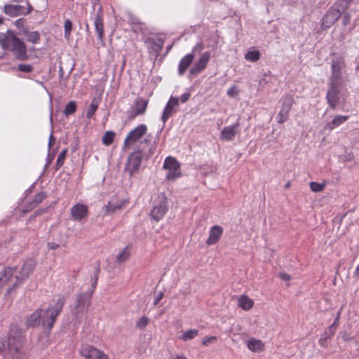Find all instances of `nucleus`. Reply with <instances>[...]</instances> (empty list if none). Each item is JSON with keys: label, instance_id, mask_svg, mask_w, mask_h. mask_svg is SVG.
<instances>
[{"label": "nucleus", "instance_id": "obj_10", "mask_svg": "<svg viewBox=\"0 0 359 359\" xmlns=\"http://www.w3.org/2000/svg\"><path fill=\"white\" fill-rule=\"evenodd\" d=\"M142 161V154L140 151H134L129 156L126 170L130 176L139 170Z\"/></svg>", "mask_w": 359, "mask_h": 359}, {"label": "nucleus", "instance_id": "obj_42", "mask_svg": "<svg viewBox=\"0 0 359 359\" xmlns=\"http://www.w3.org/2000/svg\"><path fill=\"white\" fill-rule=\"evenodd\" d=\"M226 93L229 97H236L239 94V90L235 86H233L231 87L230 88H229Z\"/></svg>", "mask_w": 359, "mask_h": 359}, {"label": "nucleus", "instance_id": "obj_1", "mask_svg": "<svg viewBox=\"0 0 359 359\" xmlns=\"http://www.w3.org/2000/svg\"><path fill=\"white\" fill-rule=\"evenodd\" d=\"M63 304L58 299L53 305L49 306L46 310L38 309L32 313L27 320V325L29 327H35L42 325L50 330L58 316Z\"/></svg>", "mask_w": 359, "mask_h": 359}, {"label": "nucleus", "instance_id": "obj_45", "mask_svg": "<svg viewBox=\"0 0 359 359\" xmlns=\"http://www.w3.org/2000/svg\"><path fill=\"white\" fill-rule=\"evenodd\" d=\"M163 292H160L155 297L154 300V305H156L158 304V302L162 299L163 298Z\"/></svg>", "mask_w": 359, "mask_h": 359}, {"label": "nucleus", "instance_id": "obj_26", "mask_svg": "<svg viewBox=\"0 0 359 359\" xmlns=\"http://www.w3.org/2000/svg\"><path fill=\"white\" fill-rule=\"evenodd\" d=\"M95 28L98 38L102 40L104 35L103 17L101 14L96 15L95 18Z\"/></svg>", "mask_w": 359, "mask_h": 359}, {"label": "nucleus", "instance_id": "obj_19", "mask_svg": "<svg viewBox=\"0 0 359 359\" xmlns=\"http://www.w3.org/2000/svg\"><path fill=\"white\" fill-rule=\"evenodd\" d=\"M88 208L84 204L77 203L71 209V214L75 220H81L88 215Z\"/></svg>", "mask_w": 359, "mask_h": 359}, {"label": "nucleus", "instance_id": "obj_29", "mask_svg": "<svg viewBox=\"0 0 359 359\" xmlns=\"http://www.w3.org/2000/svg\"><path fill=\"white\" fill-rule=\"evenodd\" d=\"M23 34L26 37V40L33 44L38 43L40 41V34L36 31H25Z\"/></svg>", "mask_w": 359, "mask_h": 359}, {"label": "nucleus", "instance_id": "obj_37", "mask_svg": "<svg viewBox=\"0 0 359 359\" xmlns=\"http://www.w3.org/2000/svg\"><path fill=\"white\" fill-rule=\"evenodd\" d=\"M72 23L71 20H66L65 21L64 28H65V37L67 39H69L71 32H72Z\"/></svg>", "mask_w": 359, "mask_h": 359}, {"label": "nucleus", "instance_id": "obj_56", "mask_svg": "<svg viewBox=\"0 0 359 359\" xmlns=\"http://www.w3.org/2000/svg\"><path fill=\"white\" fill-rule=\"evenodd\" d=\"M1 23H2V18H0V24H1Z\"/></svg>", "mask_w": 359, "mask_h": 359}, {"label": "nucleus", "instance_id": "obj_57", "mask_svg": "<svg viewBox=\"0 0 359 359\" xmlns=\"http://www.w3.org/2000/svg\"><path fill=\"white\" fill-rule=\"evenodd\" d=\"M289 186H290L289 183L285 185L286 187H288Z\"/></svg>", "mask_w": 359, "mask_h": 359}, {"label": "nucleus", "instance_id": "obj_12", "mask_svg": "<svg viewBox=\"0 0 359 359\" xmlns=\"http://www.w3.org/2000/svg\"><path fill=\"white\" fill-rule=\"evenodd\" d=\"M211 53L206 51L201 54L197 61L194 64L193 67L189 70V74L194 76L198 74L204 70L210 59Z\"/></svg>", "mask_w": 359, "mask_h": 359}, {"label": "nucleus", "instance_id": "obj_40", "mask_svg": "<svg viewBox=\"0 0 359 359\" xmlns=\"http://www.w3.org/2000/svg\"><path fill=\"white\" fill-rule=\"evenodd\" d=\"M66 154H67V150H63L57 156V166L58 168L61 167L63 165L65 159Z\"/></svg>", "mask_w": 359, "mask_h": 359}, {"label": "nucleus", "instance_id": "obj_14", "mask_svg": "<svg viewBox=\"0 0 359 359\" xmlns=\"http://www.w3.org/2000/svg\"><path fill=\"white\" fill-rule=\"evenodd\" d=\"M238 123L224 127L219 135L220 140L223 141H231L234 139L238 132Z\"/></svg>", "mask_w": 359, "mask_h": 359}, {"label": "nucleus", "instance_id": "obj_44", "mask_svg": "<svg viewBox=\"0 0 359 359\" xmlns=\"http://www.w3.org/2000/svg\"><path fill=\"white\" fill-rule=\"evenodd\" d=\"M191 95L189 93H184V94H182V95L180 97V101L182 102V103H184L186 102L190 97Z\"/></svg>", "mask_w": 359, "mask_h": 359}, {"label": "nucleus", "instance_id": "obj_5", "mask_svg": "<svg viewBox=\"0 0 359 359\" xmlns=\"http://www.w3.org/2000/svg\"><path fill=\"white\" fill-rule=\"evenodd\" d=\"M163 168L166 172L165 177L169 180H175L182 176L180 164L174 157L168 156L165 159Z\"/></svg>", "mask_w": 359, "mask_h": 359}, {"label": "nucleus", "instance_id": "obj_39", "mask_svg": "<svg viewBox=\"0 0 359 359\" xmlns=\"http://www.w3.org/2000/svg\"><path fill=\"white\" fill-rule=\"evenodd\" d=\"M339 313H338L336 319L334 320L333 324H332L330 327H329V329H328V331H329V335L328 337H331L332 336L334 332H335V330H336V327L338 324V322H339Z\"/></svg>", "mask_w": 359, "mask_h": 359}, {"label": "nucleus", "instance_id": "obj_20", "mask_svg": "<svg viewBox=\"0 0 359 359\" xmlns=\"http://www.w3.org/2000/svg\"><path fill=\"white\" fill-rule=\"evenodd\" d=\"M246 346L253 353H261L265 350V344L260 339L251 337L246 341Z\"/></svg>", "mask_w": 359, "mask_h": 359}, {"label": "nucleus", "instance_id": "obj_30", "mask_svg": "<svg viewBox=\"0 0 359 359\" xmlns=\"http://www.w3.org/2000/svg\"><path fill=\"white\" fill-rule=\"evenodd\" d=\"M244 57L247 61L252 62H256L260 58V53L259 50L252 48H250L245 54Z\"/></svg>", "mask_w": 359, "mask_h": 359}, {"label": "nucleus", "instance_id": "obj_43", "mask_svg": "<svg viewBox=\"0 0 359 359\" xmlns=\"http://www.w3.org/2000/svg\"><path fill=\"white\" fill-rule=\"evenodd\" d=\"M204 48V45L201 42L197 43L194 47L193 48V53L194 52H200L201 50H203Z\"/></svg>", "mask_w": 359, "mask_h": 359}, {"label": "nucleus", "instance_id": "obj_55", "mask_svg": "<svg viewBox=\"0 0 359 359\" xmlns=\"http://www.w3.org/2000/svg\"><path fill=\"white\" fill-rule=\"evenodd\" d=\"M343 339H344V341H346V340H347L346 337H343Z\"/></svg>", "mask_w": 359, "mask_h": 359}, {"label": "nucleus", "instance_id": "obj_53", "mask_svg": "<svg viewBox=\"0 0 359 359\" xmlns=\"http://www.w3.org/2000/svg\"><path fill=\"white\" fill-rule=\"evenodd\" d=\"M266 81H265V79H263V80L260 81L259 83L261 85L262 83H266Z\"/></svg>", "mask_w": 359, "mask_h": 359}, {"label": "nucleus", "instance_id": "obj_31", "mask_svg": "<svg viewBox=\"0 0 359 359\" xmlns=\"http://www.w3.org/2000/svg\"><path fill=\"white\" fill-rule=\"evenodd\" d=\"M20 11V6L18 5H6L4 12L11 16H17Z\"/></svg>", "mask_w": 359, "mask_h": 359}, {"label": "nucleus", "instance_id": "obj_8", "mask_svg": "<svg viewBox=\"0 0 359 359\" xmlns=\"http://www.w3.org/2000/svg\"><path fill=\"white\" fill-rule=\"evenodd\" d=\"M293 104L294 98L292 95H286L282 98L281 108L276 118L278 123H283L287 120Z\"/></svg>", "mask_w": 359, "mask_h": 359}, {"label": "nucleus", "instance_id": "obj_52", "mask_svg": "<svg viewBox=\"0 0 359 359\" xmlns=\"http://www.w3.org/2000/svg\"><path fill=\"white\" fill-rule=\"evenodd\" d=\"M99 14H101L102 15V8L101 6L99 8V9L97 11V15H99Z\"/></svg>", "mask_w": 359, "mask_h": 359}, {"label": "nucleus", "instance_id": "obj_22", "mask_svg": "<svg viewBox=\"0 0 359 359\" xmlns=\"http://www.w3.org/2000/svg\"><path fill=\"white\" fill-rule=\"evenodd\" d=\"M147 107V100L140 98L137 99L135 100L134 105L131 108V111L133 113L132 117L133 118L136 116L143 114L146 111Z\"/></svg>", "mask_w": 359, "mask_h": 359}, {"label": "nucleus", "instance_id": "obj_21", "mask_svg": "<svg viewBox=\"0 0 359 359\" xmlns=\"http://www.w3.org/2000/svg\"><path fill=\"white\" fill-rule=\"evenodd\" d=\"M126 203L127 201L124 199H118L116 198H112L105 206V212L107 214L113 213L118 210L122 209Z\"/></svg>", "mask_w": 359, "mask_h": 359}, {"label": "nucleus", "instance_id": "obj_23", "mask_svg": "<svg viewBox=\"0 0 359 359\" xmlns=\"http://www.w3.org/2000/svg\"><path fill=\"white\" fill-rule=\"evenodd\" d=\"M131 245H128L118 252L116 256V262L122 264L128 261L131 255Z\"/></svg>", "mask_w": 359, "mask_h": 359}, {"label": "nucleus", "instance_id": "obj_28", "mask_svg": "<svg viewBox=\"0 0 359 359\" xmlns=\"http://www.w3.org/2000/svg\"><path fill=\"white\" fill-rule=\"evenodd\" d=\"M198 330L196 329H190L183 332L182 334L178 337V338L183 341H188L198 336Z\"/></svg>", "mask_w": 359, "mask_h": 359}, {"label": "nucleus", "instance_id": "obj_49", "mask_svg": "<svg viewBox=\"0 0 359 359\" xmlns=\"http://www.w3.org/2000/svg\"><path fill=\"white\" fill-rule=\"evenodd\" d=\"M175 359H188V358L183 354H179L175 357Z\"/></svg>", "mask_w": 359, "mask_h": 359}, {"label": "nucleus", "instance_id": "obj_7", "mask_svg": "<svg viewBox=\"0 0 359 359\" xmlns=\"http://www.w3.org/2000/svg\"><path fill=\"white\" fill-rule=\"evenodd\" d=\"M15 268L7 267L0 272V287L8 285V294H10L18 286H14Z\"/></svg>", "mask_w": 359, "mask_h": 359}, {"label": "nucleus", "instance_id": "obj_6", "mask_svg": "<svg viewBox=\"0 0 359 359\" xmlns=\"http://www.w3.org/2000/svg\"><path fill=\"white\" fill-rule=\"evenodd\" d=\"M168 210V202L163 195H159L154 201V206L151 210V217L158 222L163 218Z\"/></svg>", "mask_w": 359, "mask_h": 359}, {"label": "nucleus", "instance_id": "obj_32", "mask_svg": "<svg viewBox=\"0 0 359 359\" xmlns=\"http://www.w3.org/2000/svg\"><path fill=\"white\" fill-rule=\"evenodd\" d=\"M99 106V101L96 98H93L91 101L90 107L87 111L86 116L88 118H91L97 111Z\"/></svg>", "mask_w": 359, "mask_h": 359}, {"label": "nucleus", "instance_id": "obj_36", "mask_svg": "<svg viewBox=\"0 0 359 359\" xmlns=\"http://www.w3.org/2000/svg\"><path fill=\"white\" fill-rule=\"evenodd\" d=\"M325 187V184L323 183H318L316 182H311L310 183V188L314 192H320L322 191Z\"/></svg>", "mask_w": 359, "mask_h": 359}, {"label": "nucleus", "instance_id": "obj_33", "mask_svg": "<svg viewBox=\"0 0 359 359\" xmlns=\"http://www.w3.org/2000/svg\"><path fill=\"white\" fill-rule=\"evenodd\" d=\"M150 323V319L146 316L140 317L136 322L135 326L137 329L143 330Z\"/></svg>", "mask_w": 359, "mask_h": 359}, {"label": "nucleus", "instance_id": "obj_18", "mask_svg": "<svg viewBox=\"0 0 359 359\" xmlns=\"http://www.w3.org/2000/svg\"><path fill=\"white\" fill-rule=\"evenodd\" d=\"M194 53H190L184 55L179 62L177 72L178 74L182 76L190 67L194 59Z\"/></svg>", "mask_w": 359, "mask_h": 359}, {"label": "nucleus", "instance_id": "obj_46", "mask_svg": "<svg viewBox=\"0 0 359 359\" xmlns=\"http://www.w3.org/2000/svg\"><path fill=\"white\" fill-rule=\"evenodd\" d=\"M280 277L285 281H289L290 280V276L287 273H280Z\"/></svg>", "mask_w": 359, "mask_h": 359}, {"label": "nucleus", "instance_id": "obj_9", "mask_svg": "<svg viewBox=\"0 0 359 359\" xmlns=\"http://www.w3.org/2000/svg\"><path fill=\"white\" fill-rule=\"evenodd\" d=\"M341 83H330L329 89L327 93V100L329 106L332 109H335L338 105L339 100V93H340V86Z\"/></svg>", "mask_w": 359, "mask_h": 359}, {"label": "nucleus", "instance_id": "obj_50", "mask_svg": "<svg viewBox=\"0 0 359 359\" xmlns=\"http://www.w3.org/2000/svg\"><path fill=\"white\" fill-rule=\"evenodd\" d=\"M53 142H54V139L53 137V135H50V137H49L48 146L50 147V145L53 144Z\"/></svg>", "mask_w": 359, "mask_h": 359}, {"label": "nucleus", "instance_id": "obj_15", "mask_svg": "<svg viewBox=\"0 0 359 359\" xmlns=\"http://www.w3.org/2000/svg\"><path fill=\"white\" fill-rule=\"evenodd\" d=\"M343 62L341 60L334 61L332 65V76L330 78V82L341 83L342 75L341 70L343 67Z\"/></svg>", "mask_w": 359, "mask_h": 359}, {"label": "nucleus", "instance_id": "obj_3", "mask_svg": "<svg viewBox=\"0 0 359 359\" xmlns=\"http://www.w3.org/2000/svg\"><path fill=\"white\" fill-rule=\"evenodd\" d=\"M8 355L5 359H25L23 340L17 327H12L7 342Z\"/></svg>", "mask_w": 359, "mask_h": 359}, {"label": "nucleus", "instance_id": "obj_2", "mask_svg": "<svg viewBox=\"0 0 359 359\" xmlns=\"http://www.w3.org/2000/svg\"><path fill=\"white\" fill-rule=\"evenodd\" d=\"M0 46L4 50L10 51L16 60L25 61L29 59L25 43L12 31L0 33Z\"/></svg>", "mask_w": 359, "mask_h": 359}, {"label": "nucleus", "instance_id": "obj_17", "mask_svg": "<svg viewBox=\"0 0 359 359\" xmlns=\"http://www.w3.org/2000/svg\"><path fill=\"white\" fill-rule=\"evenodd\" d=\"M179 104V98L171 97L166 104L163 115L161 116V120L163 123H165L171 115L174 113V108Z\"/></svg>", "mask_w": 359, "mask_h": 359}, {"label": "nucleus", "instance_id": "obj_48", "mask_svg": "<svg viewBox=\"0 0 359 359\" xmlns=\"http://www.w3.org/2000/svg\"><path fill=\"white\" fill-rule=\"evenodd\" d=\"M6 348V343L0 341V353Z\"/></svg>", "mask_w": 359, "mask_h": 359}, {"label": "nucleus", "instance_id": "obj_41", "mask_svg": "<svg viewBox=\"0 0 359 359\" xmlns=\"http://www.w3.org/2000/svg\"><path fill=\"white\" fill-rule=\"evenodd\" d=\"M18 68L20 71L27 73L32 71V66L29 64H20Z\"/></svg>", "mask_w": 359, "mask_h": 359}, {"label": "nucleus", "instance_id": "obj_25", "mask_svg": "<svg viewBox=\"0 0 359 359\" xmlns=\"http://www.w3.org/2000/svg\"><path fill=\"white\" fill-rule=\"evenodd\" d=\"M88 295L86 294H80L76 297V309L77 313H83L86 309L88 302Z\"/></svg>", "mask_w": 359, "mask_h": 359}, {"label": "nucleus", "instance_id": "obj_54", "mask_svg": "<svg viewBox=\"0 0 359 359\" xmlns=\"http://www.w3.org/2000/svg\"><path fill=\"white\" fill-rule=\"evenodd\" d=\"M100 0H93V4L95 5V4H97Z\"/></svg>", "mask_w": 359, "mask_h": 359}, {"label": "nucleus", "instance_id": "obj_51", "mask_svg": "<svg viewBox=\"0 0 359 359\" xmlns=\"http://www.w3.org/2000/svg\"><path fill=\"white\" fill-rule=\"evenodd\" d=\"M45 196L43 194H39L36 198L39 201H42L44 198Z\"/></svg>", "mask_w": 359, "mask_h": 359}, {"label": "nucleus", "instance_id": "obj_4", "mask_svg": "<svg viewBox=\"0 0 359 359\" xmlns=\"http://www.w3.org/2000/svg\"><path fill=\"white\" fill-rule=\"evenodd\" d=\"M147 133V126L145 124H140L131 130L126 135L123 145L130 148L139 142Z\"/></svg>", "mask_w": 359, "mask_h": 359}, {"label": "nucleus", "instance_id": "obj_16", "mask_svg": "<svg viewBox=\"0 0 359 359\" xmlns=\"http://www.w3.org/2000/svg\"><path fill=\"white\" fill-rule=\"evenodd\" d=\"M223 233V229L219 225L212 226L209 231V236L206 241L208 245H212L217 243Z\"/></svg>", "mask_w": 359, "mask_h": 359}, {"label": "nucleus", "instance_id": "obj_24", "mask_svg": "<svg viewBox=\"0 0 359 359\" xmlns=\"http://www.w3.org/2000/svg\"><path fill=\"white\" fill-rule=\"evenodd\" d=\"M238 306L244 311L250 310L254 306V301L247 295L243 294L237 299Z\"/></svg>", "mask_w": 359, "mask_h": 359}, {"label": "nucleus", "instance_id": "obj_11", "mask_svg": "<svg viewBox=\"0 0 359 359\" xmlns=\"http://www.w3.org/2000/svg\"><path fill=\"white\" fill-rule=\"evenodd\" d=\"M34 264L32 262H27L22 265L20 269L15 268L14 286H19L29 276L34 269Z\"/></svg>", "mask_w": 359, "mask_h": 359}, {"label": "nucleus", "instance_id": "obj_38", "mask_svg": "<svg viewBox=\"0 0 359 359\" xmlns=\"http://www.w3.org/2000/svg\"><path fill=\"white\" fill-rule=\"evenodd\" d=\"M217 341V337L215 336H210L205 337L203 339L201 343L203 346H208L211 344L215 343Z\"/></svg>", "mask_w": 359, "mask_h": 359}, {"label": "nucleus", "instance_id": "obj_47", "mask_svg": "<svg viewBox=\"0 0 359 359\" xmlns=\"http://www.w3.org/2000/svg\"><path fill=\"white\" fill-rule=\"evenodd\" d=\"M319 344L322 346H326V345H327L326 338H320L319 339Z\"/></svg>", "mask_w": 359, "mask_h": 359}, {"label": "nucleus", "instance_id": "obj_13", "mask_svg": "<svg viewBox=\"0 0 359 359\" xmlns=\"http://www.w3.org/2000/svg\"><path fill=\"white\" fill-rule=\"evenodd\" d=\"M340 16L341 11L339 9L334 7L330 8L323 18L322 26L325 28L330 27L340 18Z\"/></svg>", "mask_w": 359, "mask_h": 359}, {"label": "nucleus", "instance_id": "obj_27", "mask_svg": "<svg viewBox=\"0 0 359 359\" xmlns=\"http://www.w3.org/2000/svg\"><path fill=\"white\" fill-rule=\"evenodd\" d=\"M348 118V116L337 115L333 118L332 122L327 124V128L329 130H333L335 127H337L346 122Z\"/></svg>", "mask_w": 359, "mask_h": 359}, {"label": "nucleus", "instance_id": "obj_35", "mask_svg": "<svg viewBox=\"0 0 359 359\" xmlns=\"http://www.w3.org/2000/svg\"><path fill=\"white\" fill-rule=\"evenodd\" d=\"M76 104L74 101H70L69 102H68L65 107V110H64V114L66 115V116H69L70 114H72L73 113L75 112L76 111Z\"/></svg>", "mask_w": 359, "mask_h": 359}, {"label": "nucleus", "instance_id": "obj_34", "mask_svg": "<svg viewBox=\"0 0 359 359\" xmlns=\"http://www.w3.org/2000/svg\"><path fill=\"white\" fill-rule=\"evenodd\" d=\"M115 134L112 131H107L102 137V143L106 145H110L114 139Z\"/></svg>", "mask_w": 359, "mask_h": 359}]
</instances>
